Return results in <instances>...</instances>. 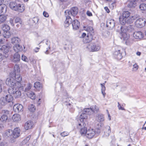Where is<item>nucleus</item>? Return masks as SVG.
<instances>
[{
    "mask_svg": "<svg viewBox=\"0 0 146 146\" xmlns=\"http://www.w3.org/2000/svg\"><path fill=\"white\" fill-rule=\"evenodd\" d=\"M130 13L128 11L123 12L122 15L120 17L119 21L120 23L122 25H124L126 23L131 24L133 22V20L135 19L137 17L135 16L129 17Z\"/></svg>",
    "mask_w": 146,
    "mask_h": 146,
    "instance_id": "nucleus-1",
    "label": "nucleus"
},
{
    "mask_svg": "<svg viewBox=\"0 0 146 146\" xmlns=\"http://www.w3.org/2000/svg\"><path fill=\"white\" fill-rule=\"evenodd\" d=\"M22 87H13L9 88L8 90L9 93L11 94H13L15 98H19L21 95V93L19 89H21Z\"/></svg>",
    "mask_w": 146,
    "mask_h": 146,
    "instance_id": "nucleus-2",
    "label": "nucleus"
},
{
    "mask_svg": "<svg viewBox=\"0 0 146 146\" xmlns=\"http://www.w3.org/2000/svg\"><path fill=\"white\" fill-rule=\"evenodd\" d=\"M87 48L90 52L97 51L99 50L101 48L100 44L95 43H90L87 46Z\"/></svg>",
    "mask_w": 146,
    "mask_h": 146,
    "instance_id": "nucleus-3",
    "label": "nucleus"
},
{
    "mask_svg": "<svg viewBox=\"0 0 146 146\" xmlns=\"http://www.w3.org/2000/svg\"><path fill=\"white\" fill-rule=\"evenodd\" d=\"M10 76H12L16 80L17 84V87H21V81L22 80V78L20 73H10Z\"/></svg>",
    "mask_w": 146,
    "mask_h": 146,
    "instance_id": "nucleus-4",
    "label": "nucleus"
},
{
    "mask_svg": "<svg viewBox=\"0 0 146 146\" xmlns=\"http://www.w3.org/2000/svg\"><path fill=\"white\" fill-rule=\"evenodd\" d=\"M92 113V110L90 108L84 109L80 117V121H83L84 119L87 118V115H90Z\"/></svg>",
    "mask_w": 146,
    "mask_h": 146,
    "instance_id": "nucleus-5",
    "label": "nucleus"
},
{
    "mask_svg": "<svg viewBox=\"0 0 146 146\" xmlns=\"http://www.w3.org/2000/svg\"><path fill=\"white\" fill-rule=\"evenodd\" d=\"M6 83L7 85L9 86L18 87V85L17 84L16 80L12 76H10V77L7 79Z\"/></svg>",
    "mask_w": 146,
    "mask_h": 146,
    "instance_id": "nucleus-6",
    "label": "nucleus"
},
{
    "mask_svg": "<svg viewBox=\"0 0 146 146\" xmlns=\"http://www.w3.org/2000/svg\"><path fill=\"white\" fill-rule=\"evenodd\" d=\"M81 123L78 124V128L80 129V133L81 135L83 136H86L87 130V128L84 125L85 124L83 121H81Z\"/></svg>",
    "mask_w": 146,
    "mask_h": 146,
    "instance_id": "nucleus-7",
    "label": "nucleus"
},
{
    "mask_svg": "<svg viewBox=\"0 0 146 146\" xmlns=\"http://www.w3.org/2000/svg\"><path fill=\"white\" fill-rule=\"evenodd\" d=\"M78 12V8L76 7H74L72 8L70 10H66L65 12V13L70 16L71 15L74 16L77 14Z\"/></svg>",
    "mask_w": 146,
    "mask_h": 146,
    "instance_id": "nucleus-8",
    "label": "nucleus"
},
{
    "mask_svg": "<svg viewBox=\"0 0 146 146\" xmlns=\"http://www.w3.org/2000/svg\"><path fill=\"white\" fill-rule=\"evenodd\" d=\"M135 26L138 28H142L145 26L146 21L145 19L140 18L137 19L135 22Z\"/></svg>",
    "mask_w": 146,
    "mask_h": 146,
    "instance_id": "nucleus-9",
    "label": "nucleus"
},
{
    "mask_svg": "<svg viewBox=\"0 0 146 146\" xmlns=\"http://www.w3.org/2000/svg\"><path fill=\"white\" fill-rule=\"evenodd\" d=\"M10 48V46L8 44L3 45L0 48V52L5 55L7 54L9 55V52Z\"/></svg>",
    "mask_w": 146,
    "mask_h": 146,
    "instance_id": "nucleus-10",
    "label": "nucleus"
},
{
    "mask_svg": "<svg viewBox=\"0 0 146 146\" xmlns=\"http://www.w3.org/2000/svg\"><path fill=\"white\" fill-rule=\"evenodd\" d=\"M95 134V131L93 129H89L87 130L86 136V138L89 139H91L93 138Z\"/></svg>",
    "mask_w": 146,
    "mask_h": 146,
    "instance_id": "nucleus-11",
    "label": "nucleus"
},
{
    "mask_svg": "<svg viewBox=\"0 0 146 146\" xmlns=\"http://www.w3.org/2000/svg\"><path fill=\"white\" fill-rule=\"evenodd\" d=\"M65 15L66 19L64 22V25L65 27H67L69 26L70 24L72 23V19L70 16H68L66 14H65Z\"/></svg>",
    "mask_w": 146,
    "mask_h": 146,
    "instance_id": "nucleus-12",
    "label": "nucleus"
},
{
    "mask_svg": "<svg viewBox=\"0 0 146 146\" xmlns=\"http://www.w3.org/2000/svg\"><path fill=\"white\" fill-rule=\"evenodd\" d=\"M12 137L14 139L18 138L20 135V130L19 128L16 127L13 131Z\"/></svg>",
    "mask_w": 146,
    "mask_h": 146,
    "instance_id": "nucleus-13",
    "label": "nucleus"
},
{
    "mask_svg": "<svg viewBox=\"0 0 146 146\" xmlns=\"http://www.w3.org/2000/svg\"><path fill=\"white\" fill-rule=\"evenodd\" d=\"M10 60L14 62H18L20 60V56L18 53H15L13 56L10 57Z\"/></svg>",
    "mask_w": 146,
    "mask_h": 146,
    "instance_id": "nucleus-14",
    "label": "nucleus"
},
{
    "mask_svg": "<svg viewBox=\"0 0 146 146\" xmlns=\"http://www.w3.org/2000/svg\"><path fill=\"white\" fill-rule=\"evenodd\" d=\"M71 24L73 29L75 30L78 29L80 26V23L77 20H74L72 21Z\"/></svg>",
    "mask_w": 146,
    "mask_h": 146,
    "instance_id": "nucleus-15",
    "label": "nucleus"
},
{
    "mask_svg": "<svg viewBox=\"0 0 146 146\" xmlns=\"http://www.w3.org/2000/svg\"><path fill=\"white\" fill-rule=\"evenodd\" d=\"M13 109L15 112H19L23 111V106L21 104H16L14 106Z\"/></svg>",
    "mask_w": 146,
    "mask_h": 146,
    "instance_id": "nucleus-16",
    "label": "nucleus"
},
{
    "mask_svg": "<svg viewBox=\"0 0 146 146\" xmlns=\"http://www.w3.org/2000/svg\"><path fill=\"white\" fill-rule=\"evenodd\" d=\"M133 36L136 39H141L143 37V33L141 31H136L133 34Z\"/></svg>",
    "mask_w": 146,
    "mask_h": 146,
    "instance_id": "nucleus-17",
    "label": "nucleus"
},
{
    "mask_svg": "<svg viewBox=\"0 0 146 146\" xmlns=\"http://www.w3.org/2000/svg\"><path fill=\"white\" fill-rule=\"evenodd\" d=\"M93 35H91V34H87V36L83 39V41L84 43H89L91 42L93 39Z\"/></svg>",
    "mask_w": 146,
    "mask_h": 146,
    "instance_id": "nucleus-18",
    "label": "nucleus"
},
{
    "mask_svg": "<svg viewBox=\"0 0 146 146\" xmlns=\"http://www.w3.org/2000/svg\"><path fill=\"white\" fill-rule=\"evenodd\" d=\"M113 56L115 58L118 60H121L122 57L121 53L119 50L114 52L113 53Z\"/></svg>",
    "mask_w": 146,
    "mask_h": 146,
    "instance_id": "nucleus-19",
    "label": "nucleus"
},
{
    "mask_svg": "<svg viewBox=\"0 0 146 146\" xmlns=\"http://www.w3.org/2000/svg\"><path fill=\"white\" fill-rule=\"evenodd\" d=\"M115 23L113 20H110L108 21L106 23V26L110 29H112L115 26Z\"/></svg>",
    "mask_w": 146,
    "mask_h": 146,
    "instance_id": "nucleus-20",
    "label": "nucleus"
},
{
    "mask_svg": "<svg viewBox=\"0 0 146 146\" xmlns=\"http://www.w3.org/2000/svg\"><path fill=\"white\" fill-rule=\"evenodd\" d=\"M11 41L12 43L15 45L19 44L21 40L18 37H14L11 38Z\"/></svg>",
    "mask_w": 146,
    "mask_h": 146,
    "instance_id": "nucleus-21",
    "label": "nucleus"
},
{
    "mask_svg": "<svg viewBox=\"0 0 146 146\" xmlns=\"http://www.w3.org/2000/svg\"><path fill=\"white\" fill-rule=\"evenodd\" d=\"M33 125V123L31 121H27L25 125V128L26 130H27L31 129Z\"/></svg>",
    "mask_w": 146,
    "mask_h": 146,
    "instance_id": "nucleus-22",
    "label": "nucleus"
},
{
    "mask_svg": "<svg viewBox=\"0 0 146 146\" xmlns=\"http://www.w3.org/2000/svg\"><path fill=\"white\" fill-rule=\"evenodd\" d=\"M16 9L15 10L19 12H22L25 10V7L23 5L18 4Z\"/></svg>",
    "mask_w": 146,
    "mask_h": 146,
    "instance_id": "nucleus-23",
    "label": "nucleus"
},
{
    "mask_svg": "<svg viewBox=\"0 0 146 146\" xmlns=\"http://www.w3.org/2000/svg\"><path fill=\"white\" fill-rule=\"evenodd\" d=\"M104 135L106 136H108L111 132L110 127L109 126H106L104 129Z\"/></svg>",
    "mask_w": 146,
    "mask_h": 146,
    "instance_id": "nucleus-24",
    "label": "nucleus"
},
{
    "mask_svg": "<svg viewBox=\"0 0 146 146\" xmlns=\"http://www.w3.org/2000/svg\"><path fill=\"white\" fill-rule=\"evenodd\" d=\"M137 0H130L127 6L129 8L134 7L136 6Z\"/></svg>",
    "mask_w": 146,
    "mask_h": 146,
    "instance_id": "nucleus-25",
    "label": "nucleus"
},
{
    "mask_svg": "<svg viewBox=\"0 0 146 146\" xmlns=\"http://www.w3.org/2000/svg\"><path fill=\"white\" fill-rule=\"evenodd\" d=\"M12 120L14 122H17L20 121L21 120L20 115L18 114H14L12 117Z\"/></svg>",
    "mask_w": 146,
    "mask_h": 146,
    "instance_id": "nucleus-26",
    "label": "nucleus"
},
{
    "mask_svg": "<svg viewBox=\"0 0 146 146\" xmlns=\"http://www.w3.org/2000/svg\"><path fill=\"white\" fill-rule=\"evenodd\" d=\"M14 50L17 53L19 51H21L23 50V48L22 46H20L19 44L14 45L13 47Z\"/></svg>",
    "mask_w": 146,
    "mask_h": 146,
    "instance_id": "nucleus-27",
    "label": "nucleus"
},
{
    "mask_svg": "<svg viewBox=\"0 0 146 146\" xmlns=\"http://www.w3.org/2000/svg\"><path fill=\"white\" fill-rule=\"evenodd\" d=\"M18 4L15 2H12L10 3L9 5L10 7L12 9L15 11Z\"/></svg>",
    "mask_w": 146,
    "mask_h": 146,
    "instance_id": "nucleus-28",
    "label": "nucleus"
},
{
    "mask_svg": "<svg viewBox=\"0 0 146 146\" xmlns=\"http://www.w3.org/2000/svg\"><path fill=\"white\" fill-rule=\"evenodd\" d=\"M31 84L30 83H28L27 84L25 88L23 86L21 87L22 88H21V89H23V90L25 92H28L31 89Z\"/></svg>",
    "mask_w": 146,
    "mask_h": 146,
    "instance_id": "nucleus-29",
    "label": "nucleus"
},
{
    "mask_svg": "<svg viewBox=\"0 0 146 146\" xmlns=\"http://www.w3.org/2000/svg\"><path fill=\"white\" fill-rule=\"evenodd\" d=\"M96 119L98 121L102 122L104 121V117L103 114H99L97 116Z\"/></svg>",
    "mask_w": 146,
    "mask_h": 146,
    "instance_id": "nucleus-30",
    "label": "nucleus"
},
{
    "mask_svg": "<svg viewBox=\"0 0 146 146\" xmlns=\"http://www.w3.org/2000/svg\"><path fill=\"white\" fill-rule=\"evenodd\" d=\"M5 97L7 103L12 102L13 99V96L10 95H7Z\"/></svg>",
    "mask_w": 146,
    "mask_h": 146,
    "instance_id": "nucleus-31",
    "label": "nucleus"
},
{
    "mask_svg": "<svg viewBox=\"0 0 146 146\" xmlns=\"http://www.w3.org/2000/svg\"><path fill=\"white\" fill-rule=\"evenodd\" d=\"M88 32L87 34H91V35H94V33L93 29L91 27H88L86 30Z\"/></svg>",
    "mask_w": 146,
    "mask_h": 146,
    "instance_id": "nucleus-32",
    "label": "nucleus"
},
{
    "mask_svg": "<svg viewBox=\"0 0 146 146\" xmlns=\"http://www.w3.org/2000/svg\"><path fill=\"white\" fill-rule=\"evenodd\" d=\"M34 87L37 90H39L42 88V85L39 82H36L34 84Z\"/></svg>",
    "mask_w": 146,
    "mask_h": 146,
    "instance_id": "nucleus-33",
    "label": "nucleus"
},
{
    "mask_svg": "<svg viewBox=\"0 0 146 146\" xmlns=\"http://www.w3.org/2000/svg\"><path fill=\"white\" fill-rule=\"evenodd\" d=\"M6 6L4 4L0 5V13H5L6 11Z\"/></svg>",
    "mask_w": 146,
    "mask_h": 146,
    "instance_id": "nucleus-34",
    "label": "nucleus"
},
{
    "mask_svg": "<svg viewBox=\"0 0 146 146\" xmlns=\"http://www.w3.org/2000/svg\"><path fill=\"white\" fill-rule=\"evenodd\" d=\"M15 22L16 23H19L18 24L16 25V26L17 27H19V26H21L22 25L21 19L19 17L16 18L15 20Z\"/></svg>",
    "mask_w": 146,
    "mask_h": 146,
    "instance_id": "nucleus-35",
    "label": "nucleus"
},
{
    "mask_svg": "<svg viewBox=\"0 0 146 146\" xmlns=\"http://www.w3.org/2000/svg\"><path fill=\"white\" fill-rule=\"evenodd\" d=\"M100 85L101 87V92L102 93L104 97L106 94L105 91L106 90V87L104 86L105 83L101 84Z\"/></svg>",
    "mask_w": 146,
    "mask_h": 146,
    "instance_id": "nucleus-36",
    "label": "nucleus"
},
{
    "mask_svg": "<svg viewBox=\"0 0 146 146\" xmlns=\"http://www.w3.org/2000/svg\"><path fill=\"white\" fill-rule=\"evenodd\" d=\"M27 95L32 100H34L36 98V96L35 93L33 92H31L30 93L28 92L27 94Z\"/></svg>",
    "mask_w": 146,
    "mask_h": 146,
    "instance_id": "nucleus-37",
    "label": "nucleus"
},
{
    "mask_svg": "<svg viewBox=\"0 0 146 146\" xmlns=\"http://www.w3.org/2000/svg\"><path fill=\"white\" fill-rule=\"evenodd\" d=\"M20 70L19 66L18 65L16 64L14 68V71L12 73H20ZM11 73H12L11 72Z\"/></svg>",
    "mask_w": 146,
    "mask_h": 146,
    "instance_id": "nucleus-38",
    "label": "nucleus"
},
{
    "mask_svg": "<svg viewBox=\"0 0 146 146\" xmlns=\"http://www.w3.org/2000/svg\"><path fill=\"white\" fill-rule=\"evenodd\" d=\"M13 131L11 129H8L5 133V135L7 137H12L13 135Z\"/></svg>",
    "mask_w": 146,
    "mask_h": 146,
    "instance_id": "nucleus-39",
    "label": "nucleus"
},
{
    "mask_svg": "<svg viewBox=\"0 0 146 146\" xmlns=\"http://www.w3.org/2000/svg\"><path fill=\"white\" fill-rule=\"evenodd\" d=\"M7 15L1 14L0 15V23L4 22L7 19Z\"/></svg>",
    "mask_w": 146,
    "mask_h": 146,
    "instance_id": "nucleus-40",
    "label": "nucleus"
},
{
    "mask_svg": "<svg viewBox=\"0 0 146 146\" xmlns=\"http://www.w3.org/2000/svg\"><path fill=\"white\" fill-rule=\"evenodd\" d=\"M90 108L92 110V112H97L99 110V108L96 106H92Z\"/></svg>",
    "mask_w": 146,
    "mask_h": 146,
    "instance_id": "nucleus-41",
    "label": "nucleus"
},
{
    "mask_svg": "<svg viewBox=\"0 0 146 146\" xmlns=\"http://www.w3.org/2000/svg\"><path fill=\"white\" fill-rule=\"evenodd\" d=\"M7 116L5 114H3L0 118V120L2 122H5L8 119Z\"/></svg>",
    "mask_w": 146,
    "mask_h": 146,
    "instance_id": "nucleus-42",
    "label": "nucleus"
},
{
    "mask_svg": "<svg viewBox=\"0 0 146 146\" xmlns=\"http://www.w3.org/2000/svg\"><path fill=\"white\" fill-rule=\"evenodd\" d=\"M0 103L2 105H5L7 102L5 97H2L0 99Z\"/></svg>",
    "mask_w": 146,
    "mask_h": 146,
    "instance_id": "nucleus-43",
    "label": "nucleus"
},
{
    "mask_svg": "<svg viewBox=\"0 0 146 146\" xmlns=\"http://www.w3.org/2000/svg\"><path fill=\"white\" fill-rule=\"evenodd\" d=\"M10 29L9 26L7 25H4L2 27V29L4 32L9 31Z\"/></svg>",
    "mask_w": 146,
    "mask_h": 146,
    "instance_id": "nucleus-44",
    "label": "nucleus"
},
{
    "mask_svg": "<svg viewBox=\"0 0 146 146\" xmlns=\"http://www.w3.org/2000/svg\"><path fill=\"white\" fill-rule=\"evenodd\" d=\"M9 57V55L7 54L5 55L3 54H2L0 53V62L3 60V59H6Z\"/></svg>",
    "mask_w": 146,
    "mask_h": 146,
    "instance_id": "nucleus-45",
    "label": "nucleus"
},
{
    "mask_svg": "<svg viewBox=\"0 0 146 146\" xmlns=\"http://www.w3.org/2000/svg\"><path fill=\"white\" fill-rule=\"evenodd\" d=\"M11 34L9 31L4 32L3 34L4 37L6 38L9 37L11 36Z\"/></svg>",
    "mask_w": 146,
    "mask_h": 146,
    "instance_id": "nucleus-46",
    "label": "nucleus"
},
{
    "mask_svg": "<svg viewBox=\"0 0 146 146\" xmlns=\"http://www.w3.org/2000/svg\"><path fill=\"white\" fill-rule=\"evenodd\" d=\"M28 109L31 111L34 112L35 110V107L34 105L31 104L29 106Z\"/></svg>",
    "mask_w": 146,
    "mask_h": 146,
    "instance_id": "nucleus-47",
    "label": "nucleus"
},
{
    "mask_svg": "<svg viewBox=\"0 0 146 146\" xmlns=\"http://www.w3.org/2000/svg\"><path fill=\"white\" fill-rule=\"evenodd\" d=\"M139 8L142 11H146V4L142 3L140 4L139 6Z\"/></svg>",
    "mask_w": 146,
    "mask_h": 146,
    "instance_id": "nucleus-48",
    "label": "nucleus"
},
{
    "mask_svg": "<svg viewBox=\"0 0 146 146\" xmlns=\"http://www.w3.org/2000/svg\"><path fill=\"white\" fill-rule=\"evenodd\" d=\"M127 29L129 32H131L134 30L133 26L132 25H129L127 27Z\"/></svg>",
    "mask_w": 146,
    "mask_h": 146,
    "instance_id": "nucleus-49",
    "label": "nucleus"
},
{
    "mask_svg": "<svg viewBox=\"0 0 146 146\" xmlns=\"http://www.w3.org/2000/svg\"><path fill=\"white\" fill-rule=\"evenodd\" d=\"M69 135V133L66 131H64L60 133V135L62 137H65Z\"/></svg>",
    "mask_w": 146,
    "mask_h": 146,
    "instance_id": "nucleus-50",
    "label": "nucleus"
},
{
    "mask_svg": "<svg viewBox=\"0 0 146 146\" xmlns=\"http://www.w3.org/2000/svg\"><path fill=\"white\" fill-rule=\"evenodd\" d=\"M31 135H28L24 140V142L25 143H27V142L29 141V140L31 138Z\"/></svg>",
    "mask_w": 146,
    "mask_h": 146,
    "instance_id": "nucleus-51",
    "label": "nucleus"
},
{
    "mask_svg": "<svg viewBox=\"0 0 146 146\" xmlns=\"http://www.w3.org/2000/svg\"><path fill=\"white\" fill-rule=\"evenodd\" d=\"M2 113L3 114H5L7 115L9 113V111L7 110H4L2 111Z\"/></svg>",
    "mask_w": 146,
    "mask_h": 146,
    "instance_id": "nucleus-52",
    "label": "nucleus"
},
{
    "mask_svg": "<svg viewBox=\"0 0 146 146\" xmlns=\"http://www.w3.org/2000/svg\"><path fill=\"white\" fill-rule=\"evenodd\" d=\"M118 109L119 110H125V109L123 107H122L119 102L118 103Z\"/></svg>",
    "mask_w": 146,
    "mask_h": 146,
    "instance_id": "nucleus-53",
    "label": "nucleus"
},
{
    "mask_svg": "<svg viewBox=\"0 0 146 146\" xmlns=\"http://www.w3.org/2000/svg\"><path fill=\"white\" fill-rule=\"evenodd\" d=\"M21 59L23 61L27 62V59L25 56L23 55L22 56Z\"/></svg>",
    "mask_w": 146,
    "mask_h": 146,
    "instance_id": "nucleus-54",
    "label": "nucleus"
},
{
    "mask_svg": "<svg viewBox=\"0 0 146 146\" xmlns=\"http://www.w3.org/2000/svg\"><path fill=\"white\" fill-rule=\"evenodd\" d=\"M33 21L34 23H38L39 21V19L37 17H35L33 18Z\"/></svg>",
    "mask_w": 146,
    "mask_h": 146,
    "instance_id": "nucleus-55",
    "label": "nucleus"
},
{
    "mask_svg": "<svg viewBox=\"0 0 146 146\" xmlns=\"http://www.w3.org/2000/svg\"><path fill=\"white\" fill-rule=\"evenodd\" d=\"M133 68L135 69V70H138L139 67H138V66L137 65V64L136 63L135 64H134L133 65Z\"/></svg>",
    "mask_w": 146,
    "mask_h": 146,
    "instance_id": "nucleus-56",
    "label": "nucleus"
},
{
    "mask_svg": "<svg viewBox=\"0 0 146 146\" xmlns=\"http://www.w3.org/2000/svg\"><path fill=\"white\" fill-rule=\"evenodd\" d=\"M43 15L45 17H48L49 16L48 13L44 11L43 12Z\"/></svg>",
    "mask_w": 146,
    "mask_h": 146,
    "instance_id": "nucleus-57",
    "label": "nucleus"
},
{
    "mask_svg": "<svg viewBox=\"0 0 146 146\" xmlns=\"http://www.w3.org/2000/svg\"><path fill=\"white\" fill-rule=\"evenodd\" d=\"M104 9L106 10V11L109 13L110 12V11L109 9L108 8V7H104Z\"/></svg>",
    "mask_w": 146,
    "mask_h": 146,
    "instance_id": "nucleus-58",
    "label": "nucleus"
},
{
    "mask_svg": "<svg viewBox=\"0 0 146 146\" xmlns=\"http://www.w3.org/2000/svg\"><path fill=\"white\" fill-rule=\"evenodd\" d=\"M40 49L38 47H36L35 49H34V51L36 53L38 52V51Z\"/></svg>",
    "mask_w": 146,
    "mask_h": 146,
    "instance_id": "nucleus-59",
    "label": "nucleus"
},
{
    "mask_svg": "<svg viewBox=\"0 0 146 146\" xmlns=\"http://www.w3.org/2000/svg\"><path fill=\"white\" fill-rule=\"evenodd\" d=\"M87 14L88 16H91L92 15V13L90 11H87Z\"/></svg>",
    "mask_w": 146,
    "mask_h": 146,
    "instance_id": "nucleus-60",
    "label": "nucleus"
},
{
    "mask_svg": "<svg viewBox=\"0 0 146 146\" xmlns=\"http://www.w3.org/2000/svg\"><path fill=\"white\" fill-rule=\"evenodd\" d=\"M106 111L107 112V113H108V119H109V120H110L111 119V117L110 116V115L109 113V111H108V110H107Z\"/></svg>",
    "mask_w": 146,
    "mask_h": 146,
    "instance_id": "nucleus-61",
    "label": "nucleus"
},
{
    "mask_svg": "<svg viewBox=\"0 0 146 146\" xmlns=\"http://www.w3.org/2000/svg\"><path fill=\"white\" fill-rule=\"evenodd\" d=\"M10 23L11 24V25L12 26H13L14 25V23H13V20L12 19H11L10 20Z\"/></svg>",
    "mask_w": 146,
    "mask_h": 146,
    "instance_id": "nucleus-62",
    "label": "nucleus"
},
{
    "mask_svg": "<svg viewBox=\"0 0 146 146\" xmlns=\"http://www.w3.org/2000/svg\"><path fill=\"white\" fill-rule=\"evenodd\" d=\"M120 31H119V32L121 33V34L123 32V27L121 26L120 27Z\"/></svg>",
    "mask_w": 146,
    "mask_h": 146,
    "instance_id": "nucleus-63",
    "label": "nucleus"
},
{
    "mask_svg": "<svg viewBox=\"0 0 146 146\" xmlns=\"http://www.w3.org/2000/svg\"><path fill=\"white\" fill-rule=\"evenodd\" d=\"M0 146H5L4 143L1 141V139L0 138Z\"/></svg>",
    "mask_w": 146,
    "mask_h": 146,
    "instance_id": "nucleus-64",
    "label": "nucleus"
}]
</instances>
